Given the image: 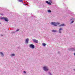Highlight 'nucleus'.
Instances as JSON below:
<instances>
[{
    "instance_id": "20",
    "label": "nucleus",
    "mask_w": 75,
    "mask_h": 75,
    "mask_svg": "<svg viewBox=\"0 0 75 75\" xmlns=\"http://www.w3.org/2000/svg\"><path fill=\"white\" fill-rule=\"evenodd\" d=\"M74 55H75V53H74Z\"/></svg>"
},
{
    "instance_id": "1",
    "label": "nucleus",
    "mask_w": 75,
    "mask_h": 75,
    "mask_svg": "<svg viewBox=\"0 0 75 75\" xmlns=\"http://www.w3.org/2000/svg\"><path fill=\"white\" fill-rule=\"evenodd\" d=\"M57 24L59 25V23H57L55 22H52L51 24H52V25H54V26H57Z\"/></svg>"
},
{
    "instance_id": "4",
    "label": "nucleus",
    "mask_w": 75,
    "mask_h": 75,
    "mask_svg": "<svg viewBox=\"0 0 75 75\" xmlns=\"http://www.w3.org/2000/svg\"><path fill=\"white\" fill-rule=\"evenodd\" d=\"M33 42H35V43H38V40H36V39H33Z\"/></svg>"
},
{
    "instance_id": "12",
    "label": "nucleus",
    "mask_w": 75,
    "mask_h": 75,
    "mask_svg": "<svg viewBox=\"0 0 75 75\" xmlns=\"http://www.w3.org/2000/svg\"><path fill=\"white\" fill-rule=\"evenodd\" d=\"M48 12H49V13H51V11L50 10H48Z\"/></svg>"
},
{
    "instance_id": "15",
    "label": "nucleus",
    "mask_w": 75,
    "mask_h": 75,
    "mask_svg": "<svg viewBox=\"0 0 75 75\" xmlns=\"http://www.w3.org/2000/svg\"><path fill=\"white\" fill-rule=\"evenodd\" d=\"M11 55L12 56H15V54H12Z\"/></svg>"
},
{
    "instance_id": "5",
    "label": "nucleus",
    "mask_w": 75,
    "mask_h": 75,
    "mask_svg": "<svg viewBox=\"0 0 75 75\" xmlns=\"http://www.w3.org/2000/svg\"><path fill=\"white\" fill-rule=\"evenodd\" d=\"M30 48H31L33 49L34 48V45L33 44H30Z\"/></svg>"
},
{
    "instance_id": "8",
    "label": "nucleus",
    "mask_w": 75,
    "mask_h": 75,
    "mask_svg": "<svg viewBox=\"0 0 75 75\" xmlns=\"http://www.w3.org/2000/svg\"><path fill=\"white\" fill-rule=\"evenodd\" d=\"M52 32H53V33H57V32H58L56 30H52Z\"/></svg>"
},
{
    "instance_id": "19",
    "label": "nucleus",
    "mask_w": 75,
    "mask_h": 75,
    "mask_svg": "<svg viewBox=\"0 0 75 75\" xmlns=\"http://www.w3.org/2000/svg\"><path fill=\"white\" fill-rule=\"evenodd\" d=\"M50 75H52V74H51L50 73Z\"/></svg>"
},
{
    "instance_id": "21",
    "label": "nucleus",
    "mask_w": 75,
    "mask_h": 75,
    "mask_svg": "<svg viewBox=\"0 0 75 75\" xmlns=\"http://www.w3.org/2000/svg\"><path fill=\"white\" fill-rule=\"evenodd\" d=\"M74 71H75V69H74Z\"/></svg>"
},
{
    "instance_id": "13",
    "label": "nucleus",
    "mask_w": 75,
    "mask_h": 75,
    "mask_svg": "<svg viewBox=\"0 0 75 75\" xmlns=\"http://www.w3.org/2000/svg\"><path fill=\"white\" fill-rule=\"evenodd\" d=\"M43 46H45V45H46V44H45V43H43Z\"/></svg>"
},
{
    "instance_id": "2",
    "label": "nucleus",
    "mask_w": 75,
    "mask_h": 75,
    "mask_svg": "<svg viewBox=\"0 0 75 75\" xmlns=\"http://www.w3.org/2000/svg\"><path fill=\"white\" fill-rule=\"evenodd\" d=\"M43 69L45 71H48V70L49 69H48V67L46 66H44L43 67Z\"/></svg>"
},
{
    "instance_id": "11",
    "label": "nucleus",
    "mask_w": 75,
    "mask_h": 75,
    "mask_svg": "<svg viewBox=\"0 0 75 75\" xmlns=\"http://www.w3.org/2000/svg\"><path fill=\"white\" fill-rule=\"evenodd\" d=\"M0 54H1V56H2V57H3V56H4V54H3V52H0Z\"/></svg>"
},
{
    "instance_id": "3",
    "label": "nucleus",
    "mask_w": 75,
    "mask_h": 75,
    "mask_svg": "<svg viewBox=\"0 0 75 75\" xmlns=\"http://www.w3.org/2000/svg\"><path fill=\"white\" fill-rule=\"evenodd\" d=\"M1 19L2 20H4L5 21H8V19L7 18H5V17H3L1 18Z\"/></svg>"
},
{
    "instance_id": "7",
    "label": "nucleus",
    "mask_w": 75,
    "mask_h": 75,
    "mask_svg": "<svg viewBox=\"0 0 75 75\" xmlns=\"http://www.w3.org/2000/svg\"><path fill=\"white\" fill-rule=\"evenodd\" d=\"M46 3L47 4H49V5H51V3H50V2L48 1H46Z\"/></svg>"
},
{
    "instance_id": "17",
    "label": "nucleus",
    "mask_w": 75,
    "mask_h": 75,
    "mask_svg": "<svg viewBox=\"0 0 75 75\" xmlns=\"http://www.w3.org/2000/svg\"><path fill=\"white\" fill-rule=\"evenodd\" d=\"M23 72L24 74H26V72H25V71H24Z\"/></svg>"
},
{
    "instance_id": "18",
    "label": "nucleus",
    "mask_w": 75,
    "mask_h": 75,
    "mask_svg": "<svg viewBox=\"0 0 75 75\" xmlns=\"http://www.w3.org/2000/svg\"><path fill=\"white\" fill-rule=\"evenodd\" d=\"M74 23V21H72L71 22V23Z\"/></svg>"
},
{
    "instance_id": "9",
    "label": "nucleus",
    "mask_w": 75,
    "mask_h": 75,
    "mask_svg": "<svg viewBox=\"0 0 75 75\" xmlns=\"http://www.w3.org/2000/svg\"><path fill=\"white\" fill-rule=\"evenodd\" d=\"M65 26V24H62L59 25V27H63Z\"/></svg>"
},
{
    "instance_id": "6",
    "label": "nucleus",
    "mask_w": 75,
    "mask_h": 75,
    "mask_svg": "<svg viewBox=\"0 0 75 75\" xmlns=\"http://www.w3.org/2000/svg\"><path fill=\"white\" fill-rule=\"evenodd\" d=\"M28 41H29V39L28 38H27L26 39L25 41L26 44H28Z\"/></svg>"
},
{
    "instance_id": "22",
    "label": "nucleus",
    "mask_w": 75,
    "mask_h": 75,
    "mask_svg": "<svg viewBox=\"0 0 75 75\" xmlns=\"http://www.w3.org/2000/svg\"><path fill=\"white\" fill-rule=\"evenodd\" d=\"M0 24H1V23H0Z\"/></svg>"
},
{
    "instance_id": "16",
    "label": "nucleus",
    "mask_w": 75,
    "mask_h": 75,
    "mask_svg": "<svg viewBox=\"0 0 75 75\" xmlns=\"http://www.w3.org/2000/svg\"><path fill=\"white\" fill-rule=\"evenodd\" d=\"M19 31V29H17L16 31Z\"/></svg>"
},
{
    "instance_id": "10",
    "label": "nucleus",
    "mask_w": 75,
    "mask_h": 75,
    "mask_svg": "<svg viewBox=\"0 0 75 75\" xmlns=\"http://www.w3.org/2000/svg\"><path fill=\"white\" fill-rule=\"evenodd\" d=\"M62 30V28H60L59 29V33H61V30Z\"/></svg>"
},
{
    "instance_id": "14",
    "label": "nucleus",
    "mask_w": 75,
    "mask_h": 75,
    "mask_svg": "<svg viewBox=\"0 0 75 75\" xmlns=\"http://www.w3.org/2000/svg\"><path fill=\"white\" fill-rule=\"evenodd\" d=\"M19 1H20V2H23V0H19Z\"/></svg>"
}]
</instances>
